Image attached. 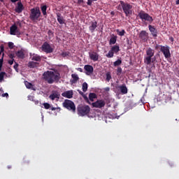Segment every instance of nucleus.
Listing matches in <instances>:
<instances>
[{
  "instance_id": "f257e3e1",
  "label": "nucleus",
  "mask_w": 179,
  "mask_h": 179,
  "mask_svg": "<svg viewBox=\"0 0 179 179\" xmlns=\"http://www.w3.org/2000/svg\"><path fill=\"white\" fill-rule=\"evenodd\" d=\"M42 78L49 85L58 83L61 79V75L57 70L47 71L42 74Z\"/></svg>"
},
{
  "instance_id": "f03ea898",
  "label": "nucleus",
  "mask_w": 179,
  "mask_h": 179,
  "mask_svg": "<svg viewBox=\"0 0 179 179\" xmlns=\"http://www.w3.org/2000/svg\"><path fill=\"white\" fill-rule=\"evenodd\" d=\"M41 13L38 7L34 8L30 10L29 19L34 24L38 23L40 21Z\"/></svg>"
},
{
  "instance_id": "7ed1b4c3",
  "label": "nucleus",
  "mask_w": 179,
  "mask_h": 179,
  "mask_svg": "<svg viewBox=\"0 0 179 179\" xmlns=\"http://www.w3.org/2000/svg\"><path fill=\"white\" fill-rule=\"evenodd\" d=\"M91 108L90 106L80 104L77 107V114L78 116H89Z\"/></svg>"
},
{
  "instance_id": "20e7f679",
  "label": "nucleus",
  "mask_w": 179,
  "mask_h": 179,
  "mask_svg": "<svg viewBox=\"0 0 179 179\" xmlns=\"http://www.w3.org/2000/svg\"><path fill=\"white\" fill-rule=\"evenodd\" d=\"M120 3L124 15H126V17H129V15L132 14L133 6L124 1H120Z\"/></svg>"
},
{
  "instance_id": "39448f33",
  "label": "nucleus",
  "mask_w": 179,
  "mask_h": 179,
  "mask_svg": "<svg viewBox=\"0 0 179 179\" xmlns=\"http://www.w3.org/2000/svg\"><path fill=\"white\" fill-rule=\"evenodd\" d=\"M146 55L144 57V63L146 65H150L151 64V58L154 57L155 55V50L152 49L151 48H148L146 49Z\"/></svg>"
},
{
  "instance_id": "423d86ee",
  "label": "nucleus",
  "mask_w": 179,
  "mask_h": 179,
  "mask_svg": "<svg viewBox=\"0 0 179 179\" xmlns=\"http://www.w3.org/2000/svg\"><path fill=\"white\" fill-rule=\"evenodd\" d=\"M63 106L69 111H71L73 113H76V106L74 102H73L71 100L65 99L63 102Z\"/></svg>"
},
{
  "instance_id": "0eeeda50",
  "label": "nucleus",
  "mask_w": 179,
  "mask_h": 179,
  "mask_svg": "<svg viewBox=\"0 0 179 179\" xmlns=\"http://www.w3.org/2000/svg\"><path fill=\"white\" fill-rule=\"evenodd\" d=\"M138 17L141 20L149 22L150 24L154 21L153 17L149 15V14L145 13L143 10H141L138 13Z\"/></svg>"
},
{
  "instance_id": "6e6552de",
  "label": "nucleus",
  "mask_w": 179,
  "mask_h": 179,
  "mask_svg": "<svg viewBox=\"0 0 179 179\" xmlns=\"http://www.w3.org/2000/svg\"><path fill=\"white\" fill-rule=\"evenodd\" d=\"M161 52L163 53L165 59H169L171 57V54L170 51V46L162 47Z\"/></svg>"
},
{
  "instance_id": "1a4fd4ad",
  "label": "nucleus",
  "mask_w": 179,
  "mask_h": 179,
  "mask_svg": "<svg viewBox=\"0 0 179 179\" xmlns=\"http://www.w3.org/2000/svg\"><path fill=\"white\" fill-rule=\"evenodd\" d=\"M41 49L43 52H45L47 54H50L53 52L52 47L47 42H45L43 43L42 46H41Z\"/></svg>"
},
{
  "instance_id": "9d476101",
  "label": "nucleus",
  "mask_w": 179,
  "mask_h": 179,
  "mask_svg": "<svg viewBox=\"0 0 179 179\" xmlns=\"http://www.w3.org/2000/svg\"><path fill=\"white\" fill-rule=\"evenodd\" d=\"M106 101L101 99V100H97L95 102H93L92 103V106L93 108H102L106 106Z\"/></svg>"
},
{
  "instance_id": "9b49d317",
  "label": "nucleus",
  "mask_w": 179,
  "mask_h": 179,
  "mask_svg": "<svg viewBox=\"0 0 179 179\" xmlns=\"http://www.w3.org/2000/svg\"><path fill=\"white\" fill-rule=\"evenodd\" d=\"M10 34L17 35V36H20V31L16 24H13L10 27Z\"/></svg>"
},
{
  "instance_id": "f8f14e48",
  "label": "nucleus",
  "mask_w": 179,
  "mask_h": 179,
  "mask_svg": "<svg viewBox=\"0 0 179 179\" xmlns=\"http://www.w3.org/2000/svg\"><path fill=\"white\" fill-rule=\"evenodd\" d=\"M24 9H25L24 6H23L21 1H20L17 2V6L14 9V11H15L16 13H22Z\"/></svg>"
},
{
  "instance_id": "ddd939ff",
  "label": "nucleus",
  "mask_w": 179,
  "mask_h": 179,
  "mask_svg": "<svg viewBox=\"0 0 179 179\" xmlns=\"http://www.w3.org/2000/svg\"><path fill=\"white\" fill-rule=\"evenodd\" d=\"M97 27H98V22L96 21H92L91 23H90V26H89L90 31H91L92 34L94 33Z\"/></svg>"
},
{
  "instance_id": "4468645a",
  "label": "nucleus",
  "mask_w": 179,
  "mask_h": 179,
  "mask_svg": "<svg viewBox=\"0 0 179 179\" xmlns=\"http://www.w3.org/2000/svg\"><path fill=\"white\" fill-rule=\"evenodd\" d=\"M139 38L144 42L147 41L148 39V33L147 31H142L139 34Z\"/></svg>"
},
{
  "instance_id": "2eb2a0df",
  "label": "nucleus",
  "mask_w": 179,
  "mask_h": 179,
  "mask_svg": "<svg viewBox=\"0 0 179 179\" xmlns=\"http://www.w3.org/2000/svg\"><path fill=\"white\" fill-rule=\"evenodd\" d=\"M84 71H85V74L87 76L92 75L94 69L91 65L84 66Z\"/></svg>"
},
{
  "instance_id": "dca6fc26",
  "label": "nucleus",
  "mask_w": 179,
  "mask_h": 179,
  "mask_svg": "<svg viewBox=\"0 0 179 179\" xmlns=\"http://www.w3.org/2000/svg\"><path fill=\"white\" fill-rule=\"evenodd\" d=\"M89 57L94 62H97L99 59V55L96 52H90Z\"/></svg>"
},
{
  "instance_id": "f3484780",
  "label": "nucleus",
  "mask_w": 179,
  "mask_h": 179,
  "mask_svg": "<svg viewBox=\"0 0 179 179\" xmlns=\"http://www.w3.org/2000/svg\"><path fill=\"white\" fill-rule=\"evenodd\" d=\"M148 28L150 31L151 32L152 37H157V30L156 29L155 27L152 25H149Z\"/></svg>"
},
{
  "instance_id": "a211bd4d",
  "label": "nucleus",
  "mask_w": 179,
  "mask_h": 179,
  "mask_svg": "<svg viewBox=\"0 0 179 179\" xmlns=\"http://www.w3.org/2000/svg\"><path fill=\"white\" fill-rule=\"evenodd\" d=\"M62 96L67 99H72L73 96V90L64 92L62 94Z\"/></svg>"
},
{
  "instance_id": "6ab92c4d",
  "label": "nucleus",
  "mask_w": 179,
  "mask_h": 179,
  "mask_svg": "<svg viewBox=\"0 0 179 179\" xmlns=\"http://www.w3.org/2000/svg\"><path fill=\"white\" fill-rule=\"evenodd\" d=\"M118 89H119V90H120L121 94L122 95H125L127 94L128 90H127V87L125 84L118 86Z\"/></svg>"
},
{
  "instance_id": "aec40b11",
  "label": "nucleus",
  "mask_w": 179,
  "mask_h": 179,
  "mask_svg": "<svg viewBox=\"0 0 179 179\" xmlns=\"http://www.w3.org/2000/svg\"><path fill=\"white\" fill-rule=\"evenodd\" d=\"M49 99H51L52 101H55L56 99H60V94L57 92H53L49 96Z\"/></svg>"
},
{
  "instance_id": "412c9836",
  "label": "nucleus",
  "mask_w": 179,
  "mask_h": 179,
  "mask_svg": "<svg viewBox=\"0 0 179 179\" xmlns=\"http://www.w3.org/2000/svg\"><path fill=\"white\" fill-rule=\"evenodd\" d=\"M71 78H72V80H71V84H76L79 80L78 75L76 73H72Z\"/></svg>"
},
{
  "instance_id": "4be33fe9",
  "label": "nucleus",
  "mask_w": 179,
  "mask_h": 179,
  "mask_svg": "<svg viewBox=\"0 0 179 179\" xmlns=\"http://www.w3.org/2000/svg\"><path fill=\"white\" fill-rule=\"evenodd\" d=\"M57 22L59 24H65V20H64V17L62 16L60 13H57Z\"/></svg>"
},
{
  "instance_id": "5701e85b",
  "label": "nucleus",
  "mask_w": 179,
  "mask_h": 179,
  "mask_svg": "<svg viewBox=\"0 0 179 179\" xmlns=\"http://www.w3.org/2000/svg\"><path fill=\"white\" fill-rule=\"evenodd\" d=\"M16 56H17L19 59H24V56H25L24 50L21 49L20 50H18V51L16 52Z\"/></svg>"
},
{
  "instance_id": "b1692460",
  "label": "nucleus",
  "mask_w": 179,
  "mask_h": 179,
  "mask_svg": "<svg viewBox=\"0 0 179 179\" xmlns=\"http://www.w3.org/2000/svg\"><path fill=\"white\" fill-rule=\"evenodd\" d=\"M39 65L38 62H29L27 66L30 69H34L36 68Z\"/></svg>"
},
{
  "instance_id": "393cba45",
  "label": "nucleus",
  "mask_w": 179,
  "mask_h": 179,
  "mask_svg": "<svg viewBox=\"0 0 179 179\" xmlns=\"http://www.w3.org/2000/svg\"><path fill=\"white\" fill-rule=\"evenodd\" d=\"M116 41H117V36H115L114 34H112L109 41V44L114 45L116 43Z\"/></svg>"
},
{
  "instance_id": "a878e982",
  "label": "nucleus",
  "mask_w": 179,
  "mask_h": 179,
  "mask_svg": "<svg viewBox=\"0 0 179 179\" xmlns=\"http://www.w3.org/2000/svg\"><path fill=\"white\" fill-rule=\"evenodd\" d=\"M111 52H114L115 54H117L120 52V46L119 45H114L112 46L111 49L110 50Z\"/></svg>"
},
{
  "instance_id": "bb28decb",
  "label": "nucleus",
  "mask_w": 179,
  "mask_h": 179,
  "mask_svg": "<svg viewBox=\"0 0 179 179\" xmlns=\"http://www.w3.org/2000/svg\"><path fill=\"white\" fill-rule=\"evenodd\" d=\"M31 59L33 61H36L37 62H40L41 61V57L39 56L37 54H34L33 56H32V58Z\"/></svg>"
},
{
  "instance_id": "cd10ccee",
  "label": "nucleus",
  "mask_w": 179,
  "mask_h": 179,
  "mask_svg": "<svg viewBox=\"0 0 179 179\" xmlns=\"http://www.w3.org/2000/svg\"><path fill=\"white\" fill-rule=\"evenodd\" d=\"M25 87H27V89L29 90H36L34 87V85L31 83H28L27 81L24 83Z\"/></svg>"
},
{
  "instance_id": "c85d7f7f",
  "label": "nucleus",
  "mask_w": 179,
  "mask_h": 179,
  "mask_svg": "<svg viewBox=\"0 0 179 179\" xmlns=\"http://www.w3.org/2000/svg\"><path fill=\"white\" fill-rule=\"evenodd\" d=\"M41 10L43 15V16H46L47 15V13H46L47 6H41Z\"/></svg>"
},
{
  "instance_id": "c756f323",
  "label": "nucleus",
  "mask_w": 179,
  "mask_h": 179,
  "mask_svg": "<svg viewBox=\"0 0 179 179\" xmlns=\"http://www.w3.org/2000/svg\"><path fill=\"white\" fill-rule=\"evenodd\" d=\"M96 98V95L95 93H90L89 94V100L91 101H94V99Z\"/></svg>"
},
{
  "instance_id": "7c9ffc66",
  "label": "nucleus",
  "mask_w": 179,
  "mask_h": 179,
  "mask_svg": "<svg viewBox=\"0 0 179 179\" xmlns=\"http://www.w3.org/2000/svg\"><path fill=\"white\" fill-rule=\"evenodd\" d=\"M116 32L118 34V36H124V34H126V31L124 29H123L122 31H120V29H117Z\"/></svg>"
},
{
  "instance_id": "2f4dec72",
  "label": "nucleus",
  "mask_w": 179,
  "mask_h": 179,
  "mask_svg": "<svg viewBox=\"0 0 179 179\" xmlns=\"http://www.w3.org/2000/svg\"><path fill=\"white\" fill-rule=\"evenodd\" d=\"M3 57H4V53L3 52L1 59H0V71H2V66H3Z\"/></svg>"
},
{
  "instance_id": "473e14b6",
  "label": "nucleus",
  "mask_w": 179,
  "mask_h": 179,
  "mask_svg": "<svg viewBox=\"0 0 179 179\" xmlns=\"http://www.w3.org/2000/svg\"><path fill=\"white\" fill-rule=\"evenodd\" d=\"M82 90L83 91V92H85L87 90V83H83Z\"/></svg>"
},
{
  "instance_id": "72a5a7b5",
  "label": "nucleus",
  "mask_w": 179,
  "mask_h": 179,
  "mask_svg": "<svg viewBox=\"0 0 179 179\" xmlns=\"http://www.w3.org/2000/svg\"><path fill=\"white\" fill-rule=\"evenodd\" d=\"M121 64H122V60L120 59H119L116 62H113V66H118L121 65Z\"/></svg>"
},
{
  "instance_id": "f704fd0d",
  "label": "nucleus",
  "mask_w": 179,
  "mask_h": 179,
  "mask_svg": "<svg viewBox=\"0 0 179 179\" xmlns=\"http://www.w3.org/2000/svg\"><path fill=\"white\" fill-rule=\"evenodd\" d=\"M43 107H45V110H48L51 108V106L49 103L45 102L43 103Z\"/></svg>"
},
{
  "instance_id": "c9c22d12",
  "label": "nucleus",
  "mask_w": 179,
  "mask_h": 179,
  "mask_svg": "<svg viewBox=\"0 0 179 179\" xmlns=\"http://www.w3.org/2000/svg\"><path fill=\"white\" fill-rule=\"evenodd\" d=\"M106 80L108 82L112 79V76L110 75V72H107L106 74Z\"/></svg>"
},
{
  "instance_id": "e433bc0d",
  "label": "nucleus",
  "mask_w": 179,
  "mask_h": 179,
  "mask_svg": "<svg viewBox=\"0 0 179 179\" xmlns=\"http://www.w3.org/2000/svg\"><path fill=\"white\" fill-rule=\"evenodd\" d=\"M114 54H115V53L113 52L112 50H110V51L108 52V54L106 55V56L107 58H113V57H114Z\"/></svg>"
},
{
  "instance_id": "4c0bfd02",
  "label": "nucleus",
  "mask_w": 179,
  "mask_h": 179,
  "mask_svg": "<svg viewBox=\"0 0 179 179\" xmlns=\"http://www.w3.org/2000/svg\"><path fill=\"white\" fill-rule=\"evenodd\" d=\"M5 75H6V72L4 71L0 72V82H2L3 80Z\"/></svg>"
},
{
  "instance_id": "58836bf2",
  "label": "nucleus",
  "mask_w": 179,
  "mask_h": 179,
  "mask_svg": "<svg viewBox=\"0 0 179 179\" xmlns=\"http://www.w3.org/2000/svg\"><path fill=\"white\" fill-rule=\"evenodd\" d=\"M165 46H162L161 45H159V44H156L155 45V50H162V48H164Z\"/></svg>"
},
{
  "instance_id": "ea45409f",
  "label": "nucleus",
  "mask_w": 179,
  "mask_h": 179,
  "mask_svg": "<svg viewBox=\"0 0 179 179\" xmlns=\"http://www.w3.org/2000/svg\"><path fill=\"white\" fill-rule=\"evenodd\" d=\"M8 48H10V50H12L14 48V43L12 42H8Z\"/></svg>"
},
{
  "instance_id": "a19ab883",
  "label": "nucleus",
  "mask_w": 179,
  "mask_h": 179,
  "mask_svg": "<svg viewBox=\"0 0 179 179\" xmlns=\"http://www.w3.org/2000/svg\"><path fill=\"white\" fill-rule=\"evenodd\" d=\"M122 68L121 67H117V76H120L121 73H122Z\"/></svg>"
},
{
  "instance_id": "79ce46f5",
  "label": "nucleus",
  "mask_w": 179,
  "mask_h": 179,
  "mask_svg": "<svg viewBox=\"0 0 179 179\" xmlns=\"http://www.w3.org/2000/svg\"><path fill=\"white\" fill-rule=\"evenodd\" d=\"M18 67H19V64H17V63L15 62V64H14L13 69H14V70H15L17 72L18 71V69H17Z\"/></svg>"
},
{
  "instance_id": "37998d69",
  "label": "nucleus",
  "mask_w": 179,
  "mask_h": 179,
  "mask_svg": "<svg viewBox=\"0 0 179 179\" xmlns=\"http://www.w3.org/2000/svg\"><path fill=\"white\" fill-rule=\"evenodd\" d=\"M51 110L52 111H55L56 110H59V111H61V108H54V107H52L51 106Z\"/></svg>"
},
{
  "instance_id": "c03bdc74",
  "label": "nucleus",
  "mask_w": 179,
  "mask_h": 179,
  "mask_svg": "<svg viewBox=\"0 0 179 179\" xmlns=\"http://www.w3.org/2000/svg\"><path fill=\"white\" fill-rule=\"evenodd\" d=\"M48 34L49 36H54V33L52 32V30H49V31H48Z\"/></svg>"
},
{
  "instance_id": "a18cd8bd",
  "label": "nucleus",
  "mask_w": 179,
  "mask_h": 179,
  "mask_svg": "<svg viewBox=\"0 0 179 179\" xmlns=\"http://www.w3.org/2000/svg\"><path fill=\"white\" fill-rule=\"evenodd\" d=\"M8 64L10 65H13L14 64V59H11V60H8Z\"/></svg>"
},
{
  "instance_id": "49530a36",
  "label": "nucleus",
  "mask_w": 179,
  "mask_h": 179,
  "mask_svg": "<svg viewBox=\"0 0 179 179\" xmlns=\"http://www.w3.org/2000/svg\"><path fill=\"white\" fill-rule=\"evenodd\" d=\"M0 49H1L0 52L3 53L4 52V46H3V45H1Z\"/></svg>"
},
{
  "instance_id": "de8ad7c7",
  "label": "nucleus",
  "mask_w": 179,
  "mask_h": 179,
  "mask_svg": "<svg viewBox=\"0 0 179 179\" xmlns=\"http://www.w3.org/2000/svg\"><path fill=\"white\" fill-rule=\"evenodd\" d=\"M67 56H69V53L67 52H62V57H66Z\"/></svg>"
},
{
  "instance_id": "09e8293b",
  "label": "nucleus",
  "mask_w": 179,
  "mask_h": 179,
  "mask_svg": "<svg viewBox=\"0 0 179 179\" xmlns=\"http://www.w3.org/2000/svg\"><path fill=\"white\" fill-rule=\"evenodd\" d=\"M78 4H82V3H84V0H78V2H77Z\"/></svg>"
},
{
  "instance_id": "8fccbe9b",
  "label": "nucleus",
  "mask_w": 179,
  "mask_h": 179,
  "mask_svg": "<svg viewBox=\"0 0 179 179\" xmlns=\"http://www.w3.org/2000/svg\"><path fill=\"white\" fill-rule=\"evenodd\" d=\"M84 99H85V101H87V103L90 104L89 98H87V96L84 97Z\"/></svg>"
},
{
  "instance_id": "3c124183",
  "label": "nucleus",
  "mask_w": 179,
  "mask_h": 179,
  "mask_svg": "<svg viewBox=\"0 0 179 179\" xmlns=\"http://www.w3.org/2000/svg\"><path fill=\"white\" fill-rule=\"evenodd\" d=\"M10 1L13 3H15L17 1H21V0H10Z\"/></svg>"
},
{
  "instance_id": "603ef678",
  "label": "nucleus",
  "mask_w": 179,
  "mask_h": 179,
  "mask_svg": "<svg viewBox=\"0 0 179 179\" xmlns=\"http://www.w3.org/2000/svg\"><path fill=\"white\" fill-rule=\"evenodd\" d=\"M155 61H156L155 57H154L153 58L151 57V63H155Z\"/></svg>"
},
{
  "instance_id": "864d4df0",
  "label": "nucleus",
  "mask_w": 179,
  "mask_h": 179,
  "mask_svg": "<svg viewBox=\"0 0 179 179\" xmlns=\"http://www.w3.org/2000/svg\"><path fill=\"white\" fill-rule=\"evenodd\" d=\"M77 71H80V73L83 72V69L82 68H80V67H78V68L77 69Z\"/></svg>"
},
{
  "instance_id": "5fc2aeb1",
  "label": "nucleus",
  "mask_w": 179,
  "mask_h": 179,
  "mask_svg": "<svg viewBox=\"0 0 179 179\" xmlns=\"http://www.w3.org/2000/svg\"><path fill=\"white\" fill-rule=\"evenodd\" d=\"M14 57H15L14 55L10 54V58L11 59H14Z\"/></svg>"
},
{
  "instance_id": "6e6d98bb",
  "label": "nucleus",
  "mask_w": 179,
  "mask_h": 179,
  "mask_svg": "<svg viewBox=\"0 0 179 179\" xmlns=\"http://www.w3.org/2000/svg\"><path fill=\"white\" fill-rule=\"evenodd\" d=\"M28 98H29V99L30 101H33V99H34V96H29Z\"/></svg>"
},
{
  "instance_id": "4d7b16f0",
  "label": "nucleus",
  "mask_w": 179,
  "mask_h": 179,
  "mask_svg": "<svg viewBox=\"0 0 179 179\" xmlns=\"http://www.w3.org/2000/svg\"><path fill=\"white\" fill-rule=\"evenodd\" d=\"M169 40H170L171 41H172V42H173V41H174V39H173V37H170V38H169Z\"/></svg>"
},
{
  "instance_id": "13d9d810",
  "label": "nucleus",
  "mask_w": 179,
  "mask_h": 179,
  "mask_svg": "<svg viewBox=\"0 0 179 179\" xmlns=\"http://www.w3.org/2000/svg\"><path fill=\"white\" fill-rule=\"evenodd\" d=\"M176 4L178 5L179 4V0H176Z\"/></svg>"
},
{
  "instance_id": "bf43d9fd",
  "label": "nucleus",
  "mask_w": 179,
  "mask_h": 179,
  "mask_svg": "<svg viewBox=\"0 0 179 179\" xmlns=\"http://www.w3.org/2000/svg\"><path fill=\"white\" fill-rule=\"evenodd\" d=\"M78 93H80V94L83 95V92H82L81 91H78Z\"/></svg>"
},
{
  "instance_id": "052dcab7",
  "label": "nucleus",
  "mask_w": 179,
  "mask_h": 179,
  "mask_svg": "<svg viewBox=\"0 0 179 179\" xmlns=\"http://www.w3.org/2000/svg\"><path fill=\"white\" fill-rule=\"evenodd\" d=\"M7 168H8V169H11V166H10V165H9V166H7Z\"/></svg>"
},
{
  "instance_id": "680f3d73",
  "label": "nucleus",
  "mask_w": 179,
  "mask_h": 179,
  "mask_svg": "<svg viewBox=\"0 0 179 179\" xmlns=\"http://www.w3.org/2000/svg\"><path fill=\"white\" fill-rule=\"evenodd\" d=\"M111 15H114L115 14V13H114V11H111V13H110Z\"/></svg>"
},
{
  "instance_id": "e2e57ef3",
  "label": "nucleus",
  "mask_w": 179,
  "mask_h": 179,
  "mask_svg": "<svg viewBox=\"0 0 179 179\" xmlns=\"http://www.w3.org/2000/svg\"><path fill=\"white\" fill-rule=\"evenodd\" d=\"M0 2L3 3L4 0H0Z\"/></svg>"
},
{
  "instance_id": "0e129e2a",
  "label": "nucleus",
  "mask_w": 179,
  "mask_h": 179,
  "mask_svg": "<svg viewBox=\"0 0 179 179\" xmlns=\"http://www.w3.org/2000/svg\"><path fill=\"white\" fill-rule=\"evenodd\" d=\"M5 95H7V96H8V93H6V94H5Z\"/></svg>"
},
{
  "instance_id": "69168bd1",
  "label": "nucleus",
  "mask_w": 179,
  "mask_h": 179,
  "mask_svg": "<svg viewBox=\"0 0 179 179\" xmlns=\"http://www.w3.org/2000/svg\"><path fill=\"white\" fill-rule=\"evenodd\" d=\"M2 55V53L1 52H0V55Z\"/></svg>"
}]
</instances>
